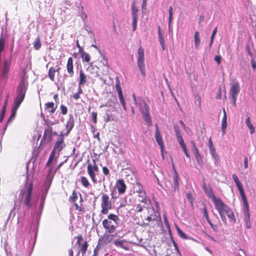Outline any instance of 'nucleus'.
Returning a JSON list of instances; mask_svg holds the SVG:
<instances>
[{
  "label": "nucleus",
  "mask_w": 256,
  "mask_h": 256,
  "mask_svg": "<svg viewBox=\"0 0 256 256\" xmlns=\"http://www.w3.org/2000/svg\"><path fill=\"white\" fill-rule=\"evenodd\" d=\"M33 190V184L30 182L26 185L24 189L20 190L19 198L20 202L28 208H30L33 205L32 199V192Z\"/></svg>",
  "instance_id": "f257e3e1"
},
{
  "label": "nucleus",
  "mask_w": 256,
  "mask_h": 256,
  "mask_svg": "<svg viewBox=\"0 0 256 256\" xmlns=\"http://www.w3.org/2000/svg\"><path fill=\"white\" fill-rule=\"evenodd\" d=\"M119 220L118 216L110 214L108 216V218L102 220V224L106 231L109 233L114 232L117 227V223Z\"/></svg>",
  "instance_id": "f03ea898"
},
{
  "label": "nucleus",
  "mask_w": 256,
  "mask_h": 256,
  "mask_svg": "<svg viewBox=\"0 0 256 256\" xmlns=\"http://www.w3.org/2000/svg\"><path fill=\"white\" fill-rule=\"evenodd\" d=\"M100 214H107L109 210L112 208V204L109 196L105 193H101Z\"/></svg>",
  "instance_id": "7ed1b4c3"
},
{
  "label": "nucleus",
  "mask_w": 256,
  "mask_h": 256,
  "mask_svg": "<svg viewBox=\"0 0 256 256\" xmlns=\"http://www.w3.org/2000/svg\"><path fill=\"white\" fill-rule=\"evenodd\" d=\"M212 201L214 204L215 208L218 211L222 220L223 221L226 220V218L224 215V211L229 206L226 204L220 198L216 197Z\"/></svg>",
  "instance_id": "20e7f679"
},
{
  "label": "nucleus",
  "mask_w": 256,
  "mask_h": 256,
  "mask_svg": "<svg viewBox=\"0 0 256 256\" xmlns=\"http://www.w3.org/2000/svg\"><path fill=\"white\" fill-rule=\"evenodd\" d=\"M212 201L214 204L215 208L218 211L222 220L223 221L226 220V218L224 215V211L229 206L226 204L220 198L216 197Z\"/></svg>",
  "instance_id": "39448f33"
},
{
  "label": "nucleus",
  "mask_w": 256,
  "mask_h": 256,
  "mask_svg": "<svg viewBox=\"0 0 256 256\" xmlns=\"http://www.w3.org/2000/svg\"><path fill=\"white\" fill-rule=\"evenodd\" d=\"M93 165L91 164H88L87 166V172L90 177L92 182L94 184L98 182L96 178V173L99 171V168L98 164L96 163V160H92Z\"/></svg>",
  "instance_id": "423d86ee"
},
{
  "label": "nucleus",
  "mask_w": 256,
  "mask_h": 256,
  "mask_svg": "<svg viewBox=\"0 0 256 256\" xmlns=\"http://www.w3.org/2000/svg\"><path fill=\"white\" fill-rule=\"evenodd\" d=\"M26 92V88L24 85H20L18 88V95L14 98L12 106L18 108L24 100Z\"/></svg>",
  "instance_id": "0eeeda50"
},
{
  "label": "nucleus",
  "mask_w": 256,
  "mask_h": 256,
  "mask_svg": "<svg viewBox=\"0 0 256 256\" xmlns=\"http://www.w3.org/2000/svg\"><path fill=\"white\" fill-rule=\"evenodd\" d=\"M140 110L144 121L148 126H151L152 124V121L149 113V107L144 100H142L140 104Z\"/></svg>",
  "instance_id": "6e6552de"
},
{
  "label": "nucleus",
  "mask_w": 256,
  "mask_h": 256,
  "mask_svg": "<svg viewBox=\"0 0 256 256\" xmlns=\"http://www.w3.org/2000/svg\"><path fill=\"white\" fill-rule=\"evenodd\" d=\"M244 203L243 212L244 214V219L246 226L247 228H251V224L250 222V214L249 212V205L246 197L242 198Z\"/></svg>",
  "instance_id": "1a4fd4ad"
},
{
  "label": "nucleus",
  "mask_w": 256,
  "mask_h": 256,
  "mask_svg": "<svg viewBox=\"0 0 256 256\" xmlns=\"http://www.w3.org/2000/svg\"><path fill=\"white\" fill-rule=\"evenodd\" d=\"M58 136V138L55 142L52 150L54 151L56 153V152H60L66 146L64 142V135L62 132H61Z\"/></svg>",
  "instance_id": "9d476101"
},
{
  "label": "nucleus",
  "mask_w": 256,
  "mask_h": 256,
  "mask_svg": "<svg viewBox=\"0 0 256 256\" xmlns=\"http://www.w3.org/2000/svg\"><path fill=\"white\" fill-rule=\"evenodd\" d=\"M240 90V84L238 82L233 83L230 88V94L232 100L233 104L236 106V96Z\"/></svg>",
  "instance_id": "9b49d317"
},
{
  "label": "nucleus",
  "mask_w": 256,
  "mask_h": 256,
  "mask_svg": "<svg viewBox=\"0 0 256 256\" xmlns=\"http://www.w3.org/2000/svg\"><path fill=\"white\" fill-rule=\"evenodd\" d=\"M134 188L135 192L138 194V196L142 198L139 200L142 202L146 203L148 198L142 185L139 183H136Z\"/></svg>",
  "instance_id": "f8f14e48"
},
{
  "label": "nucleus",
  "mask_w": 256,
  "mask_h": 256,
  "mask_svg": "<svg viewBox=\"0 0 256 256\" xmlns=\"http://www.w3.org/2000/svg\"><path fill=\"white\" fill-rule=\"evenodd\" d=\"M116 88L118 92V98H119L120 102L122 105V106L124 109L125 110H126V102H125L124 98L122 95V88L120 86V81L119 80L118 76H116Z\"/></svg>",
  "instance_id": "ddd939ff"
},
{
  "label": "nucleus",
  "mask_w": 256,
  "mask_h": 256,
  "mask_svg": "<svg viewBox=\"0 0 256 256\" xmlns=\"http://www.w3.org/2000/svg\"><path fill=\"white\" fill-rule=\"evenodd\" d=\"M53 124L52 122H46V127L45 128L42 138L41 140L42 142L43 140L48 139L50 141L52 138V128L51 125Z\"/></svg>",
  "instance_id": "4468645a"
},
{
  "label": "nucleus",
  "mask_w": 256,
  "mask_h": 256,
  "mask_svg": "<svg viewBox=\"0 0 256 256\" xmlns=\"http://www.w3.org/2000/svg\"><path fill=\"white\" fill-rule=\"evenodd\" d=\"M11 64L6 60L4 61L3 67L2 72V78L6 80L8 78L9 72L10 70Z\"/></svg>",
  "instance_id": "2eb2a0df"
},
{
  "label": "nucleus",
  "mask_w": 256,
  "mask_h": 256,
  "mask_svg": "<svg viewBox=\"0 0 256 256\" xmlns=\"http://www.w3.org/2000/svg\"><path fill=\"white\" fill-rule=\"evenodd\" d=\"M232 178H233V180H234L238 190V191L240 192V194L241 196V198H244L246 197V194L244 193L242 185V183L240 182V181L237 176L235 174H234L232 175Z\"/></svg>",
  "instance_id": "dca6fc26"
},
{
  "label": "nucleus",
  "mask_w": 256,
  "mask_h": 256,
  "mask_svg": "<svg viewBox=\"0 0 256 256\" xmlns=\"http://www.w3.org/2000/svg\"><path fill=\"white\" fill-rule=\"evenodd\" d=\"M116 188L118 190V192L120 194H124L126 190V186L123 179H119L116 182Z\"/></svg>",
  "instance_id": "f3484780"
},
{
  "label": "nucleus",
  "mask_w": 256,
  "mask_h": 256,
  "mask_svg": "<svg viewBox=\"0 0 256 256\" xmlns=\"http://www.w3.org/2000/svg\"><path fill=\"white\" fill-rule=\"evenodd\" d=\"M156 132H155V138L156 140L160 146L161 151L163 152L164 149V144L163 142L162 136H161L160 131L159 130L158 124H156Z\"/></svg>",
  "instance_id": "a211bd4d"
},
{
  "label": "nucleus",
  "mask_w": 256,
  "mask_h": 256,
  "mask_svg": "<svg viewBox=\"0 0 256 256\" xmlns=\"http://www.w3.org/2000/svg\"><path fill=\"white\" fill-rule=\"evenodd\" d=\"M66 70L68 76L70 78H72L74 76V66L73 59L72 57H70L67 60Z\"/></svg>",
  "instance_id": "6ab92c4d"
},
{
  "label": "nucleus",
  "mask_w": 256,
  "mask_h": 256,
  "mask_svg": "<svg viewBox=\"0 0 256 256\" xmlns=\"http://www.w3.org/2000/svg\"><path fill=\"white\" fill-rule=\"evenodd\" d=\"M208 145L211 155L213 156L216 161H218L219 160L218 156L216 152V148L213 144L211 138H210L208 140Z\"/></svg>",
  "instance_id": "aec40b11"
},
{
  "label": "nucleus",
  "mask_w": 256,
  "mask_h": 256,
  "mask_svg": "<svg viewBox=\"0 0 256 256\" xmlns=\"http://www.w3.org/2000/svg\"><path fill=\"white\" fill-rule=\"evenodd\" d=\"M174 174L173 176V188L174 190H178L179 188V176L174 168Z\"/></svg>",
  "instance_id": "412c9836"
},
{
  "label": "nucleus",
  "mask_w": 256,
  "mask_h": 256,
  "mask_svg": "<svg viewBox=\"0 0 256 256\" xmlns=\"http://www.w3.org/2000/svg\"><path fill=\"white\" fill-rule=\"evenodd\" d=\"M88 77L82 70H80V76L78 79V86L82 87L87 82Z\"/></svg>",
  "instance_id": "4be33fe9"
},
{
  "label": "nucleus",
  "mask_w": 256,
  "mask_h": 256,
  "mask_svg": "<svg viewBox=\"0 0 256 256\" xmlns=\"http://www.w3.org/2000/svg\"><path fill=\"white\" fill-rule=\"evenodd\" d=\"M80 199L79 202L78 203H77L76 202H74L75 209L77 211L84 212H85V208L83 205L84 200H83V198H82L81 194H80Z\"/></svg>",
  "instance_id": "5701e85b"
},
{
  "label": "nucleus",
  "mask_w": 256,
  "mask_h": 256,
  "mask_svg": "<svg viewBox=\"0 0 256 256\" xmlns=\"http://www.w3.org/2000/svg\"><path fill=\"white\" fill-rule=\"evenodd\" d=\"M223 113L224 116L222 122V135H224L227 128V114L224 108H223Z\"/></svg>",
  "instance_id": "b1692460"
},
{
  "label": "nucleus",
  "mask_w": 256,
  "mask_h": 256,
  "mask_svg": "<svg viewBox=\"0 0 256 256\" xmlns=\"http://www.w3.org/2000/svg\"><path fill=\"white\" fill-rule=\"evenodd\" d=\"M57 106H55L54 102H48L45 104V110L50 114H54L56 109Z\"/></svg>",
  "instance_id": "393cba45"
},
{
  "label": "nucleus",
  "mask_w": 256,
  "mask_h": 256,
  "mask_svg": "<svg viewBox=\"0 0 256 256\" xmlns=\"http://www.w3.org/2000/svg\"><path fill=\"white\" fill-rule=\"evenodd\" d=\"M79 250L78 252V255H79L80 252H82V256H84L88 250V244L87 241H85L83 244H80V246H78Z\"/></svg>",
  "instance_id": "a878e982"
},
{
  "label": "nucleus",
  "mask_w": 256,
  "mask_h": 256,
  "mask_svg": "<svg viewBox=\"0 0 256 256\" xmlns=\"http://www.w3.org/2000/svg\"><path fill=\"white\" fill-rule=\"evenodd\" d=\"M226 214L227 216L230 219V220L232 222V223H235L236 222V219L235 218L234 215V214L233 212L230 209V207H228L225 211L224 214Z\"/></svg>",
  "instance_id": "bb28decb"
},
{
  "label": "nucleus",
  "mask_w": 256,
  "mask_h": 256,
  "mask_svg": "<svg viewBox=\"0 0 256 256\" xmlns=\"http://www.w3.org/2000/svg\"><path fill=\"white\" fill-rule=\"evenodd\" d=\"M158 40H159L160 44L162 48V50H164L166 49L164 39V37L162 35V33L161 31L160 26H158Z\"/></svg>",
  "instance_id": "cd10ccee"
},
{
  "label": "nucleus",
  "mask_w": 256,
  "mask_h": 256,
  "mask_svg": "<svg viewBox=\"0 0 256 256\" xmlns=\"http://www.w3.org/2000/svg\"><path fill=\"white\" fill-rule=\"evenodd\" d=\"M74 118L72 117L70 118L67 121L66 125V128L67 129L66 134V136H67L70 133V130L74 128Z\"/></svg>",
  "instance_id": "c85d7f7f"
},
{
  "label": "nucleus",
  "mask_w": 256,
  "mask_h": 256,
  "mask_svg": "<svg viewBox=\"0 0 256 256\" xmlns=\"http://www.w3.org/2000/svg\"><path fill=\"white\" fill-rule=\"evenodd\" d=\"M138 66L144 76H146L144 58H138Z\"/></svg>",
  "instance_id": "c756f323"
},
{
  "label": "nucleus",
  "mask_w": 256,
  "mask_h": 256,
  "mask_svg": "<svg viewBox=\"0 0 256 256\" xmlns=\"http://www.w3.org/2000/svg\"><path fill=\"white\" fill-rule=\"evenodd\" d=\"M18 109V108L12 106V109H11V114H10V117L9 118L6 122V125L5 126V128H4L5 129L6 128L8 124L10 122L12 121L14 119Z\"/></svg>",
  "instance_id": "7c9ffc66"
},
{
  "label": "nucleus",
  "mask_w": 256,
  "mask_h": 256,
  "mask_svg": "<svg viewBox=\"0 0 256 256\" xmlns=\"http://www.w3.org/2000/svg\"><path fill=\"white\" fill-rule=\"evenodd\" d=\"M80 194V192H76L75 190L72 191V195L69 197L68 201L70 203H74L76 200L78 198V196Z\"/></svg>",
  "instance_id": "2f4dec72"
},
{
  "label": "nucleus",
  "mask_w": 256,
  "mask_h": 256,
  "mask_svg": "<svg viewBox=\"0 0 256 256\" xmlns=\"http://www.w3.org/2000/svg\"><path fill=\"white\" fill-rule=\"evenodd\" d=\"M56 74L55 68L50 67L48 72V76L52 81L54 80Z\"/></svg>",
  "instance_id": "473e14b6"
},
{
  "label": "nucleus",
  "mask_w": 256,
  "mask_h": 256,
  "mask_svg": "<svg viewBox=\"0 0 256 256\" xmlns=\"http://www.w3.org/2000/svg\"><path fill=\"white\" fill-rule=\"evenodd\" d=\"M194 38L195 48L198 49L200 42L199 32L198 31H196L194 33Z\"/></svg>",
  "instance_id": "72a5a7b5"
},
{
  "label": "nucleus",
  "mask_w": 256,
  "mask_h": 256,
  "mask_svg": "<svg viewBox=\"0 0 256 256\" xmlns=\"http://www.w3.org/2000/svg\"><path fill=\"white\" fill-rule=\"evenodd\" d=\"M55 155H56V152L54 151H52V152L50 154V157L48 158V160L46 164V167H50V166L52 161L54 160Z\"/></svg>",
  "instance_id": "f704fd0d"
},
{
  "label": "nucleus",
  "mask_w": 256,
  "mask_h": 256,
  "mask_svg": "<svg viewBox=\"0 0 256 256\" xmlns=\"http://www.w3.org/2000/svg\"><path fill=\"white\" fill-rule=\"evenodd\" d=\"M80 181L82 184V186L86 188H88L90 186V183L88 180L87 178L84 176H82L80 177Z\"/></svg>",
  "instance_id": "c9c22d12"
},
{
  "label": "nucleus",
  "mask_w": 256,
  "mask_h": 256,
  "mask_svg": "<svg viewBox=\"0 0 256 256\" xmlns=\"http://www.w3.org/2000/svg\"><path fill=\"white\" fill-rule=\"evenodd\" d=\"M82 92L83 90L82 87L78 86V92L74 94L72 96V98L74 99V100H78L80 98V94H82Z\"/></svg>",
  "instance_id": "e433bc0d"
},
{
  "label": "nucleus",
  "mask_w": 256,
  "mask_h": 256,
  "mask_svg": "<svg viewBox=\"0 0 256 256\" xmlns=\"http://www.w3.org/2000/svg\"><path fill=\"white\" fill-rule=\"evenodd\" d=\"M138 9L136 7L135 2H133L132 6V18L138 17Z\"/></svg>",
  "instance_id": "4c0bfd02"
},
{
  "label": "nucleus",
  "mask_w": 256,
  "mask_h": 256,
  "mask_svg": "<svg viewBox=\"0 0 256 256\" xmlns=\"http://www.w3.org/2000/svg\"><path fill=\"white\" fill-rule=\"evenodd\" d=\"M205 194H206L208 197L212 200L214 199V198H216V196L214 194L212 190L210 188H209V189L205 192Z\"/></svg>",
  "instance_id": "58836bf2"
},
{
  "label": "nucleus",
  "mask_w": 256,
  "mask_h": 256,
  "mask_svg": "<svg viewBox=\"0 0 256 256\" xmlns=\"http://www.w3.org/2000/svg\"><path fill=\"white\" fill-rule=\"evenodd\" d=\"M42 44L40 42V37L38 36L36 38V40L34 42V48L35 50H38L40 48Z\"/></svg>",
  "instance_id": "ea45409f"
},
{
  "label": "nucleus",
  "mask_w": 256,
  "mask_h": 256,
  "mask_svg": "<svg viewBox=\"0 0 256 256\" xmlns=\"http://www.w3.org/2000/svg\"><path fill=\"white\" fill-rule=\"evenodd\" d=\"M82 62H89L91 59V56L88 53L86 52L81 56Z\"/></svg>",
  "instance_id": "a19ab883"
},
{
  "label": "nucleus",
  "mask_w": 256,
  "mask_h": 256,
  "mask_svg": "<svg viewBox=\"0 0 256 256\" xmlns=\"http://www.w3.org/2000/svg\"><path fill=\"white\" fill-rule=\"evenodd\" d=\"M114 236L112 234H107L104 236L105 243L108 244L112 240Z\"/></svg>",
  "instance_id": "79ce46f5"
},
{
  "label": "nucleus",
  "mask_w": 256,
  "mask_h": 256,
  "mask_svg": "<svg viewBox=\"0 0 256 256\" xmlns=\"http://www.w3.org/2000/svg\"><path fill=\"white\" fill-rule=\"evenodd\" d=\"M152 214L147 216H144V218L142 220V224L148 225L149 222L152 220Z\"/></svg>",
  "instance_id": "37998d69"
},
{
  "label": "nucleus",
  "mask_w": 256,
  "mask_h": 256,
  "mask_svg": "<svg viewBox=\"0 0 256 256\" xmlns=\"http://www.w3.org/2000/svg\"><path fill=\"white\" fill-rule=\"evenodd\" d=\"M110 110H108L106 112V118L105 120L106 122H108L110 121L114 120V118L113 116L109 113Z\"/></svg>",
  "instance_id": "c03bdc74"
},
{
  "label": "nucleus",
  "mask_w": 256,
  "mask_h": 256,
  "mask_svg": "<svg viewBox=\"0 0 256 256\" xmlns=\"http://www.w3.org/2000/svg\"><path fill=\"white\" fill-rule=\"evenodd\" d=\"M176 230L179 236L183 239L186 240L188 238L186 235L178 227L176 226Z\"/></svg>",
  "instance_id": "a18cd8bd"
},
{
  "label": "nucleus",
  "mask_w": 256,
  "mask_h": 256,
  "mask_svg": "<svg viewBox=\"0 0 256 256\" xmlns=\"http://www.w3.org/2000/svg\"><path fill=\"white\" fill-rule=\"evenodd\" d=\"M5 41L4 39L2 36L0 37V54L4 50Z\"/></svg>",
  "instance_id": "49530a36"
},
{
  "label": "nucleus",
  "mask_w": 256,
  "mask_h": 256,
  "mask_svg": "<svg viewBox=\"0 0 256 256\" xmlns=\"http://www.w3.org/2000/svg\"><path fill=\"white\" fill-rule=\"evenodd\" d=\"M169 13V18H168V24L170 25L172 20V15H173V8L172 6L169 8L168 10Z\"/></svg>",
  "instance_id": "de8ad7c7"
},
{
  "label": "nucleus",
  "mask_w": 256,
  "mask_h": 256,
  "mask_svg": "<svg viewBox=\"0 0 256 256\" xmlns=\"http://www.w3.org/2000/svg\"><path fill=\"white\" fill-rule=\"evenodd\" d=\"M138 58H144V51L142 46L138 50Z\"/></svg>",
  "instance_id": "09e8293b"
},
{
  "label": "nucleus",
  "mask_w": 256,
  "mask_h": 256,
  "mask_svg": "<svg viewBox=\"0 0 256 256\" xmlns=\"http://www.w3.org/2000/svg\"><path fill=\"white\" fill-rule=\"evenodd\" d=\"M114 243L116 246H120V248H124V242L122 240H116L114 241Z\"/></svg>",
  "instance_id": "8fccbe9b"
},
{
  "label": "nucleus",
  "mask_w": 256,
  "mask_h": 256,
  "mask_svg": "<svg viewBox=\"0 0 256 256\" xmlns=\"http://www.w3.org/2000/svg\"><path fill=\"white\" fill-rule=\"evenodd\" d=\"M174 128L176 134V137L181 136L179 126L177 124H174Z\"/></svg>",
  "instance_id": "3c124183"
},
{
  "label": "nucleus",
  "mask_w": 256,
  "mask_h": 256,
  "mask_svg": "<svg viewBox=\"0 0 256 256\" xmlns=\"http://www.w3.org/2000/svg\"><path fill=\"white\" fill-rule=\"evenodd\" d=\"M60 108L61 110L62 114L63 115H66L68 112V108L64 104H61L60 106Z\"/></svg>",
  "instance_id": "603ef678"
},
{
  "label": "nucleus",
  "mask_w": 256,
  "mask_h": 256,
  "mask_svg": "<svg viewBox=\"0 0 256 256\" xmlns=\"http://www.w3.org/2000/svg\"><path fill=\"white\" fill-rule=\"evenodd\" d=\"M91 117L92 120V122L94 124H96L97 122V113L94 112H92L91 113Z\"/></svg>",
  "instance_id": "864d4df0"
},
{
  "label": "nucleus",
  "mask_w": 256,
  "mask_h": 256,
  "mask_svg": "<svg viewBox=\"0 0 256 256\" xmlns=\"http://www.w3.org/2000/svg\"><path fill=\"white\" fill-rule=\"evenodd\" d=\"M102 172L104 176H107L109 175L110 170H108V168L107 167L103 166L102 168Z\"/></svg>",
  "instance_id": "5fc2aeb1"
},
{
  "label": "nucleus",
  "mask_w": 256,
  "mask_h": 256,
  "mask_svg": "<svg viewBox=\"0 0 256 256\" xmlns=\"http://www.w3.org/2000/svg\"><path fill=\"white\" fill-rule=\"evenodd\" d=\"M195 158H196V161L197 162L198 164L200 166H202L203 164V160H202V156H196Z\"/></svg>",
  "instance_id": "6e6d98bb"
},
{
  "label": "nucleus",
  "mask_w": 256,
  "mask_h": 256,
  "mask_svg": "<svg viewBox=\"0 0 256 256\" xmlns=\"http://www.w3.org/2000/svg\"><path fill=\"white\" fill-rule=\"evenodd\" d=\"M76 238H77L76 244L78 246H80L82 244V241L83 240L82 236L81 234L78 236Z\"/></svg>",
  "instance_id": "4d7b16f0"
},
{
  "label": "nucleus",
  "mask_w": 256,
  "mask_h": 256,
  "mask_svg": "<svg viewBox=\"0 0 256 256\" xmlns=\"http://www.w3.org/2000/svg\"><path fill=\"white\" fill-rule=\"evenodd\" d=\"M250 64L252 68V70L255 71L256 70V62L254 58H252L250 60Z\"/></svg>",
  "instance_id": "13d9d810"
},
{
  "label": "nucleus",
  "mask_w": 256,
  "mask_h": 256,
  "mask_svg": "<svg viewBox=\"0 0 256 256\" xmlns=\"http://www.w3.org/2000/svg\"><path fill=\"white\" fill-rule=\"evenodd\" d=\"M191 143L192 146V152H193L194 154L198 152L199 151H198V148H197L194 142V141H192Z\"/></svg>",
  "instance_id": "bf43d9fd"
},
{
  "label": "nucleus",
  "mask_w": 256,
  "mask_h": 256,
  "mask_svg": "<svg viewBox=\"0 0 256 256\" xmlns=\"http://www.w3.org/2000/svg\"><path fill=\"white\" fill-rule=\"evenodd\" d=\"M250 130V134H253L255 132V129L252 124H250L246 125Z\"/></svg>",
  "instance_id": "052dcab7"
},
{
  "label": "nucleus",
  "mask_w": 256,
  "mask_h": 256,
  "mask_svg": "<svg viewBox=\"0 0 256 256\" xmlns=\"http://www.w3.org/2000/svg\"><path fill=\"white\" fill-rule=\"evenodd\" d=\"M222 88L220 87L218 89V90L217 92L216 96V98L218 100H220L222 98Z\"/></svg>",
  "instance_id": "680f3d73"
},
{
  "label": "nucleus",
  "mask_w": 256,
  "mask_h": 256,
  "mask_svg": "<svg viewBox=\"0 0 256 256\" xmlns=\"http://www.w3.org/2000/svg\"><path fill=\"white\" fill-rule=\"evenodd\" d=\"M143 210L142 206L140 204H136L135 206L136 212H141Z\"/></svg>",
  "instance_id": "e2e57ef3"
},
{
  "label": "nucleus",
  "mask_w": 256,
  "mask_h": 256,
  "mask_svg": "<svg viewBox=\"0 0 256 256\" xmlns=\"http://www.w3.org/2000/svg\"><path fill=\"white\" fill-rule=\"evenodd\" d=\"M203 211H204V216H205V218L206 219L207 221L209 222L210 219L209 216H208V211H207L206 208H204V209H203Z\"/></svg>",
  "instance_id": "0e129e2a"
},
{
  "label": "nucleus",
  "mask_w": 256,
  "mask_h": 256,
  "mask_svg": "<svg viewBox=\"0 0 256 256\" xmlns=\"http://www.w3.org/2000/svg\"><path fill=\"white\" fill-rule=\"evenodd\" d=\"M178 140L180 144V146H182L183 144H185L184 142V141L183 140V138H182V135L179 136L177 137Z\"/></svg>",
  "instance_id": "69168bd1"
},
{
  "label": "nucleus",
  "mask_w": 256,
  "mask_h": 256,
  "mask_svg": "<svg viewBox=\"0 0 256 256\" xmlns=\"http://www.w3.org/2000/svg\"><path fill=\"white\" fill-rule=\"evenodd\" d=\"M186 198L189 200L191 204L193 203V198H192V196L190 192H188L186 194Z\"/></svg>",
  "instance_id": "338daca9"
},
{
  "label": "nucleus",
  "mask_w": 256,
  "mask_h": 256,
  "mask_svg": "<svg viewBox=\"0 0 256 256\" xmlns=\"http://www.w3.org/2000/svg\"><path fill=\"white\" fill-rule=\"evenodd\" d=\"M222 57L218 56H216L214 57V60L218 64H220L221 62Z\"/></svg>",
  "instance_id": "774afa93"
}]
</instances>
